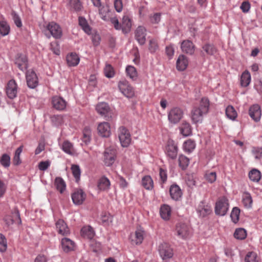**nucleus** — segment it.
<instances>
[{"label":"nucleus","instance_id":"nucleus-3","mask_svg":"<svg viewBox=\"0 0 262 262\" xmlns=\"http://www.w3.org/2000/svg\"><path fill=\"white\" fill-rule=\"evenodd\" d=\"M118 135L121 146L124 147H127L131 142L130 134L128 130L124 126H121L118 128Z\"/></svg>","mask_w":262,"mask_h":262},{"label":"nucleus","instance_id":"nucleus-50","mask_svg":"<svg viewBox=\"0 0 262 262\" xmlns=\"http://www.w3.org/2000/svg\"><path fill=\"white\" fill-rule=\"evenodd\" d=\"M0 163L4 167H8L10 164V157L7 154H3L0 158Z\"/></svg>","mask_w":262,"mask_h":262},{"label":"nucleus","instance_id":"nucleus-49","mask_svg":"<svg viewBox=\"0 0 262 262\" xmlns=\"http://www.w3.org/2000/svg\"><path fill=\"white\" fill-rule=\"evenodd\" d=\"M71 170L73 176L76 179V181L78 182L80 180L81 171L80 167L77 165H72Z\"/></svg>","mask_w":262,"mask_h":262},{"label":"nucleus","instance_id":"nucleus-15","mask_svg":"<svg viewBox=\"0 0 262 262\" xmlns=\"http://www.w3.org/2000/svg\"><path fill=\"white\" fill-rule=\"evenodd\" d=\"M52 104L55 109L62 111L66 108L67 102L62 97L56 96L52 97Z\"/></svg>","mask_w":262,"mask_h":262},{"label":"nucleus","instance_id":"nucleus-8","mask_svg":"<svg viewBox=\"0 0 262 262\" xmlns=\"http://www.w3.org/2000/svg\"><path fill=\"white\" fill-rule=\"evenodd\" d=\"M118 88L120 92L126 97L131 98L134 95V91L132 86L125 80L120 81Z\"/></svg>","mask_w":262,"mask_h":262},{"label":"nucleus","instance_id":"nucleus-7","mask_svg":"<svg viewBox=\"0 0 262 262\" xmlns=\"http://www.w3.org/2000/svg\"><path fill=\"white\" fill-rule=\"evenodd\" d=\"M158 250L160 256L163 260L169 259L173 256V250L168 243H163L161 244L159 246Z\"/></svg>","mask_w":262,"mask_h":262},{"label":"nucleus","instance_id":"nucleus-25","mask_svg":"<svg viewBox=\"0 0 262 262\" xmlns=\"http://www.w3.org/2000/svg\"><path fill=\"white\" fill-rule=\"evenodd\" d=\"M96 110L98 114L104 117L108 115L110 107L105 102H100L96 106Z\"/></svg>","mask_w":262,"mask_h":262},{"label":"nucleus","instance_id":"nucleus-55","mask_svg":"<svg viewBox=\"0 0 262 262\" xmlns=\"http://www.w3.org/2000/svg\"><path fill=\"white\" fill-rule=\"evenodd\" d=\"M205 179L209 183H213L216 179V174L215 172L208 171L205 174Z\"/></svg>","mask_w":262,"mask_h":262},{"label":"nucleus","instance_id":"nucleus-46","mask_svg":"<svg viewBox=\"0 0 262 262\" xmlns=\"http://www.w3.org/2000/svg\"><path fill=\"white\" fill-rule=\"evenodd\" d=\"M245 262H258L257 255L253 251L249 252L245 257Z\"/></svg>","mask_w":262,"mask_h":262},{"label":"nucleus","instance_id":"nucleus-14","mask_svg":"<svg viewBox=\"0 0 262 262\" xmlns=\"http://www.w3.org/2000/svg\"><path fill=\"white\" fill-rule=\"evenodd\" d=\"M97 130L99 134L103 137H108L111 135L110 124L107 122L100 123L98 125Z\"/></svg>","mask_w":262,"mask_h":262},{"label":"nucleus","instance_id":"nucleus-41","mask_svg":"<svg viewBox=\"0 0 262 262\" xmlns=\"http://www.w3.org/2000/svg\"><path fill=\"white\" fill-rule=\"evenodd\" d=\"M62 150L69 155H72L74 153V148L73 144L69 141H65L62 145Z\"/></svg>","mask_w":262,"mask_h":262},{"label":"nucleus","instance_id":"nucleus-56","mask_svg":"<svg viewBox=\"0 0 262 262\" xmlns=\"http://www.w3.org/2000/svg\"><path fill=\"white\" fill-rule=\"evenodd\" d=\"M7 248V241L5 236L0 233V251L5 252Z\"/></svg>","mask_w":262,"mask_h":262},{"label":"nucleus","instance_id":"nucleus-52","mask_svg":"<svg viewBox=\"0 0 262 262\" xmlns=\"http://www.w3.org/2000/svg\"><path fill=\"white\" fill-rule=\"evenodd\" d=\"M11 15L15 25L18 28L21 27L22 22L19 16L15 11L12 12Z\"/></svg>","mask_w":262,"mask_h":262},{"label":"nucleus","instance_id":"nucleus-17","mask_svg":"<svg viewBox=\"0 0 262 262\" xmlns=\"http://www.w3.org/2000/svg\"><path fill=\"white\" fill-rule=\"evenodd\" d=\"M146 30L143 26H139L135 32V37L138 43L141 45H144L146 40Z\"/></svg>","mask_w":262,"mask_h":262},{"label":"nucleus","instance_id":"nucleus-26","mask_svg":"<svg viewBox=\"0 0 262 262\" xmlns=\"http://www.w3.org/2000/svg\"><path fill=\"white\" fill-rule=\"evenodd\" d=\"M181 49L183 52L187 54H192L194 51V46L193 43L189 40H184L181 43Z\"/></svg>","mask_w":262,"mask_h":262},{"label":"nucleus","instance_id":"nucleus-28","mask_svg":"<svg viewBox=\"0 0 262 262\" xmlns=\"http://www.w3.org/2000/svg\"><path fill=\"white\" fill-rule=\"evenodd\" d=\"M81 235L84 238L92 239L95 235V231L90 226H84L81 229Z\"/></svg>","mask_w":262,"mask_h":262},{"label":"nucleus","instance_id":"nucleus-16","mask_svg":"<svg viewBox=\"0 0 262 262\" xmlns=\"http://www.w3.org/2000/svg\"><path fill=\"white\" fill-rule=\"evenodd\" d=\"M228 211V203L225 198H222L216 202L215 213H227Z\"/></svg>","mask_w":262,"mask_h":262},{"label":"nucleus","instance_id":"nucleus-37","mask_svg":"<svg viewBox=\"0 0 262 262\" xmlns=\"http://www.w3.org/2000/svg\"><path fill=\"white\" fill-rule=\"evenodd\" d=\"M249 177L252 181L258 182L261 178V173L259 170L253 169L249 172Z\"/></svg>","mask_w":262,"mask_h":262},{"label":"nucleus","instance_id":"nucleus-22","mask_svg":"<svg viewBox=\"0 0 262 262\" xmlns=\"http://www.w3.org/2000/svg\"><path fill=\"white\" fill-rule=\"evenodd\" d=\"M56 227L59 234L66 235L70 233L69 229L63 220H59L56 223Z\"/></svg>","mask_w":262,"mask_h":262},{"label":"nucleus","instance_id":"nucleus-42","mask_svg":"<svg viewBox=\"0 0 262 262\" xmlns=\"http://www.w3.org/2000/svg\"><path fill=\"white\" fill-rule=\"evenodd\" d=\"M91 137V129L90 127H84L83 130L82 141L87 144L90 142Z\"/></svg>","mask_w":262,"mask_h":262},{"label":"nucleus","instance_id":"nucleus-54","mask_svg":"<svg viewBox=\"0 0 262 262\" xmlns=\"http://www.w3.org/2000/svg\"><path fill=\"white\" fill-rule=\"evenodd\" d=\"M160 181L162 184L165 183L167 179V170L163 168L159 169Z\"/></svg>","mask_w":262,"mask_h":262},{"label":"nucleus","instance_id":"nucleus-43","mask_svg":"<svg viewBox=\"0 0 262 262\" xmlns=\"http://www.w3.org/2000/svg\"><path fill=\"white\" fill-rule=\"evenodd\" d=\"M69 7L71 10L79 11L81 10L82 5L79 0H70Z\"/></svg>","mask_w":262,"mask_h":262},{"label":"nucleus","instance_id":"nucleus-61","mask_svg":"<svg viewBox=\"0 0 262 262\" xmlns=\"http://www.w3.org/2000/svg\"><path fill=\"white\" fill-rule=\"evenodd\" d=\"M50 164L49 161H41L38 164V168L40 170L45 171L49 168Z\"/></svg>","mask_w":262,"mask_h":262},{"label":"nucleus","instance_id":"nucleus-20","mask_svg":"<svg viewBox=\"0 0 262 262\" xmlns=\"http://www.w3.org/2000/svg\"><path fill=\"white\" fill-rule=\"evenodd\" d=\"M15 64L22 71H25L28 68V60L25 55L19 54L15 60Z\"/></svg>","mask_w":262,"mask_h":262},{"label":"nucleus","instance_id":"nucleus-31","mask_svg":"<svg viewBox=\"0 0 262 262\" xmlns=\"http://www.w3.org/2000/svg\"><path fill=\"white\" fill-rule=\"evenodd\" d=\"M251 75L250 72L246 70L244 71L241 77V84L243 87L248 86L251 82Z\"/></svg>","mask_w":262,"mask_h":262},{"label":"nucleus","instance_id":"nucleus-33","mask_svg":"<svg viewBox=\"0 0 262 262\" xmlns=\"http://www.w3.org/2000/svg\"><path fill=\"white\" fill-rule=\"evenodd\" d=\"M54 185L58 191L61 193H63L66 188L64 181L60 177H57L55 179Z\"/></svg>","mask_w":262,"mask_h":262},{"label":"nucleus","instance_id":"nucleus-34","mask_svg":"<svg viewBox=\"0 0 262 262\" xmlns=\"http://www.w3.org/2000/svg\"><path fill=\"white\" fill-rule=\"evenodd\" d=\"M143 186L147 190H151L154 187V182L149 176L144 177L142 179Z\"/></svg>","mask_w":262,"mask_h":262},{"label":"nucleus","instance_id":"nucleus-6","mask_svg":"<svg viewBox=\"0 0 262 262\" xmlns=\"http://www.w3.org/2000/svg\"><path fill=\"white\" fill-rule=\"evenodd\" d=\"M103 162L106 166H112L115 162L116 158V150L113 147L105 149L103 154Z\"/></svg>","mask_w":262,"mask_h":262},{"label":"nucleus","instance_id":"nucleus-53","mask_svg":"<svg viewBox=\"0 0 262 262\" xmlns=\"http://www.w3.org/2000/svg\"><path fill=\"white\" fill-rule=\"evenodd\" d=\"M104 74L108 78H112L114 76V71L110 64H106L104 69Z\"/></svg>","mask_w":262,"mask_h":262},{"label":"nucleus","instance_id":"nucleus-23","mask_svg":"<svg viewBox=\"0 0 262 262\" xmlns=\"http://www.w3.org/2000/svg\"><path fill=\"white\" fill-rule=\"evenodd\" d=\"M176 231L178 236L184 238L188 235V227L185 224L179 223L176 226Z\"/></svg>","mask_w":262,"mask_h":262},{"label":"nucleus","instance_id":"nucleus-24","mask_svg":"<svg viewBox=\"0 0 262 262\" xmlns=\"http://www.w3.org/2000/svg\"><path fill=\"white\" fill-rule=\"evenodd\" d=\"M111 183L106 177L100 178L97 183V187L101 191H107L110 187Z\"/></svg>","mask_w":262,"mask_h":262},{"label":"nucleus","instance_id":"nucleus-18","mask_svg":"<svg viewBox=\"0 0 262 262\" xmlns=\"http://www.w3.org/2000/svg\"><path fill=\"white\" fill-rule=\"evenodd\" d=\"M249 114L253 120L255 122L259 121L261 115L260 106L258 104L253 105L249 108Z\"/></svg>","mask_w":262,"mask_h":262},{"label":"nucleus","instance_id":"nucleus-64","mask_svg":"<svg viewBox=\"0 0 262 262\" xmlns=\"http://www.w3.org/2000/svg\"><path fill=\"white\" fill-rule=\"evenodd\" d=\"M161 20L160 13H156L150 16V20L152 24H158Z\"/></svg>","mask_w":262,"mask_h":262},{"label":"nucleus","instance_id":"nucleus-58","mask_svg":"<svg viewBox=\"0 0 262 262\" xmlns=\"http://www.w3.org/2000/svg\"><path fill=\"white\" fill-rule=\"evenodd\" d=\"M203 49L209 55H213L216 52L215 48L211 45H205L203 46Z\"/></svg>","mask_w":262,"mask_h":262},{"label":"nucleus","instance_id":"nucleus-40","mask_svg":"<svg viewBox=\"0 0 262 262\" xmlns=\"http://www.w3.org/2000/svg\"><path fill=\"white\" fill-rule=\"evenodd\" d=\"M226 115L229 119L232 120H235L237 117L236 112L234 107L231 105H229L226 107Z\"/></svg>","mask_w":262,"mask_h":262},{"label":"nucleus","instance_id":"nucleus-4","mask_svg":"<svg viewBox=\"0 0 262 262\" xmlns=\"http://www.w3.org/2000/svg\"><path fill=\"white\" fill-rule=\"evenodd\" d=\"M183 111L178 107L172 108L168 113V120L170 123L176 124L180 122L183 117Z\"/></svg>","mask_w":262,"mask_h":262},{"label":"nucleus","instance_id":"nucleus-10","mask_svg":"<svg viewBox=\"0 0 262 262\" xmlns=\"http://www.w3.org/2000/svg\"><path fill=\"white\" fill-rule=\"evenodd\" d=\"M119 28L116 29L117 30H122L124 33H128L132 28V20L130 16L127 14H124L122 17L121 23L118 21Z\"/></svg>","mask_w":262,"mask_h":262},{"label":"nucleus","instance_id":"nucleus-12","mask_svg":"<svg viewBox=\"0 0 262 262\" xmlns=\"http://www.w3.org/2000/svg\"><path fill=\"white\" fill-rule=\"evenodd\" d=\"M6 94L10 99H14L17 96V85L15 81L10 80L7 83L6 87Z\"/></svg>","mask_w":262,"mask_h":262},{"label":"nucleus","instance_id":"nucleus-2","mask_svg":"<svg viewBox=\"0 0 262 262\" xmlns=\"http://www.w3.org/2000/svg\"><path fill=\"white\" fill-rule=\"evenodd\" d=\"M99 14L104 21H110L115 29L119 28L118 19L114 16V11L110 9L108 5H104L99 8Z\"/></svg>","mask_w":262,"mask_h":262},{"label":"nucleus","instance_id":"nucleus-44","mask_svg":"<svg viewBox=\"0 0 262 262\" xmlns=\"http://www.w3.org/2000/svg\"><path fill=\"white\" fill-rule=\"evenodd\" d=\"M189 163V159L184 155H180L179 157V165L182 169H185L188 166Z\"/></svg>","mask_w":262,"mask_h":262},{"label":"nucleus","instance_id":"nucleus-32","mask_svg":"<svg viewBox=\"0 0 262 262\" xmlns=\"http://www.w3.org/2000/svg\"><path fill=\"white\" fill-rule=\"evenodd\" d=\"M10 27L7 21L3 19L0 20V34L2 36H5L9 34Z\"/></svg>","mask_w":262,"mask_h":262},{"label":"nucleus","instance_id":"nucleus-19","mask_svg":"<svg viewBox=\"0 0 262 262\" xmlns=\"http://www.w3.org/2000/svg\"><path fill=\"white\" fill-rule=\"evenodd\" d=\"M169 193L171 198L174 201H179L182 195V191L177 184L171 185L169 188Z\"/></svg>","mask_w":262,"mask_h":262},{"label":"nucleus","instance_id":"nucleus-1","mask_svg":"<svg viewBox=\"0 0 262 262\" xmlns=\"http://www.w3.org/2000/svg\"><path fill=\"white\" fill-rule=\"evenodd\" d=\"M209 106V100L206 98H203L200 106L194 107L191 111V120L194 123L202 122L204 115L208 113Z\"/></svg>","mask_w":262,"mask_h":262},{"label":"nucleus","instance_id":"nucleus-45","mask_svg":"<svg viewBox=\"0 0 262 262\" xmlns=\"http://www.w3.org/2000/svg\"><path fill=\"white\" fill-rule=\"evenodd\" d=\"M195 144L194 141L191 140H188L184 142L183 144L184 150L188 152H191L195 148Z\"/></svg>","mask_w":262,"mask_h":262},{"label":"nucleus","instance_id":"nucleus-57","mask_svg":"<svg viewBox=\"0 0 262 262\" xmlns=\"http://www.w3.org/2000/svg\"><path fill=\"white\" fill-rule=\"evenodd\" d=\"M148 49L151 53H155L158 49L156 40L151 39L149 40Z\"/></svg>","mask_w":262,"mask_h":262},{"label":"nucleus","instance_id":"nucleus-29","mask_svg":"<svg viewBox=\"0 0 262 262\" xmlns=\"http://www.w3.org/2000/svg\"><path fill=\"white\" fill-rule=\"evenodd\" d=\"M78 21L79 26L85 33L88 35L92 34V28L84 17L82 16L79 17Z\"/></svg>","mask_w":262,"mask_h":262},{"label":"nucleus","instance_id":"nucleus-11","mask_svg":"<svg viewBox=\"0 0 262 262\" xmlns=\"http://www.w3.org/2000/svg\"><path fill=\"white\" fill-rule=\"evenodd\" d=\"M27 83L31 89L36 88L38 83V77L34 71L28 70L26 74Z\"/></svg>","mask_w":262,"mask_h":262},{"label":"nucleus","instance_id":"nucleus-63","mask_svg":"<svg viewBox=\"0 0 262 262\" xmlns=\"http://www.w3.org/2000/svg\"><path fill=\"white\" fill-rule=\"evenodd\" d=\"M114 5L117 12H120L122 11L123 8L122 0H115Z\"/></svg>","mask_w":262,"mask_h":262},{"label":"nucleus","instance_id":"nucleus-48","mask_svg":"<svg viewBox=\"0 0 262 262\" xmlns=\"http://www.w3.org/2000/svg\"><path fill=\"white\" fill-rule=\"evenodd\" d=\"M112 217L110 214H101L98 222L104 225H107L110 222H112Z\"/></svg>","mask_w":262,"mask_h":262},{"label":"nucleus","instance_id":"nucleus-51","mask_svg":"<svg viewBox=\"0 0 262 262\" xmlns=\"http://www.w3.org/2000/svg\"><path fill=\"white\" fill-rule=\"evenodd\" d=\"M23 146H19L15 151L13 158V163L15 165H18L20 163V155L23 150Z\"/></svg>","mask_w":262,"mask_h":262},{"label":"nucleus","instance_id":"nucleus-5","mask_svg":"<svg viewBox=\"0 0 262 262\" xmlns=\"http://www.w3.org/2000/svg\"><path fill=\"white\" fill-rule=\"evenodd\" d=\"M178 147L177 144L172 140L167 141L165 148V152L169 159L175 160L178 155Z\"/></svg>","mask_w":262,"mask_h":262},{"label":"nucleus","instance_id":"nucleus-35","mask_svg":"<svg viewBox=\"0 0 262 262\" xmlns=\"http://www.w3.org/2000/svg\"><path fill=\"white\" fill-rule=\"evenodd\" d=\"M181 133L185 137L188 136L191 134V129L190 124L186 122H183L180 127Z\"/></svg>","mask_w":262,"mask_h":262},{"label":"nucleus","instance_id":"nucleus-38","mask_svg":"<svg viewBox=\"0 0 262 262\" xmlns=\"http://www.w3.org/2000/svg\"><path fill=\"white\" fill-rule=\"evenodd\" d=\"M243 203L246 208H250L252 206V199L250 194L247 192L243 194Z\"/></svg>","mask_w":262,"mask_h":262},{"label":"nucleus","instance_id":"nucleus-39","mask_svg":"<svg viewBox=\"0 0 262 262\" xmlns=\"http://www.w3.org/2000/svg\"><path fill=\"white\" fill-rule=\"evenodd\" d=\"M143 235L144 231L141 229H138L135 232V239H133L132 241L135 242L136 245L140 244L143 240Z\"/></svg>","mask_w":262,"mask_h":262},{"label":"nucleus","instance_id":"nucleus-21","mask_svg":"<svg viewBox=\"0 0 262 262\" xmlns=\"http://www.w3.org/2000/svg\"><path fill=\"white\" fill-rule=\"evenodd\" d=\"M61 244L62 250L66 253L73 251L75 247V243L70 238L66 237L61 239Z\"/></svg>","mask_w":262,"mask_h":262},{"label":"nucleus","instance_id":"nucleus-36","mask_svg":"<svg viewBox=\"0 0 262 262\" xmlns=\"http://www.w3.org/2000/svg\"><path fill=\"white\" fill-rule=\"evenodd\" d=\"M234 237L237 239H244L247 237V231L242 228L236 229L234 233Z\"/></svg>","mask_w":262,"mask_h":262},{"label":"nucleus","instance_id":"nucleus-59","mask_svg":"<svg viewBox=\"0 0 262 262\" xmlns=\"http://www.w3.org/2000/svg\"><path fill=\"white\" fill-rule=\"evenodd\" d=\"M51 120L56 126H58L63 123V118L61 115H54L51 117Z\"/></svg>","mask_w":262,"mask_h":262},{"label":"nucleus","instance_id":"nucleus-9","mask_svg":"<svg viewBox=\"0 0 262 262\" xmlns=\"http://www.w3.org/2000/svg\"><path fill=\"white\" fill-rule=\"evenodd\" d=\"M51 35L56 39L60 38L62 35V29L59 25L54 23H50L46 27Z\"/></svg>","mask_w":262,"mask_h":262},{"label":"nucleus","instance_id":"nucleus-60","mask_svg":"<svg viewBox=\"0 0 262 262\" xmlns=\"http://www.w3.org/2000/svg\"><path fill=\"white\" fill-rule=\"evenodd\" d=\"M252 153L255 159H259L262 157V148L259 147H253Z\"/></svg>","mask_w":262,"mask_h":262},{"label":"nucleus","instance_id":"nucleus-13","mask_svg":"<svg viewBox=\"0 0 262 262\" xmlns=\"http://www.w3.org/2000/svg\"><path fill=\"white\" fill-rule=\"evenodd\" d=\"M72 199L74 204H82L86 198V194L82 189H77L72 194Z\"/></svg>","mask_w":262,"mask_h":262},{"label":"nucleus","instance_id":"nucleus-62","mask_svg":"<svg viewBox=\"0 0 262 262\" xmlns=\"http://www.w3.org/2000/svg\"><path fill=\"white\" fill-rule=\"evenodd\" d=\"M50 49L56 55H59L60 50L58 43L56 41L52 42L50 44Z\"/></svg>","mask_w":262,"mask_h":262},{"label":"nucleus","instance_id":"nucleus-47","mask_svg":"<svg viewBox=\"0 0 262 262\" xmlns=\"http://www.w3.org/2000/svg\"><path fill=\"white\" fill-rule=\"evenodd\" d=\"M126 72L131 79L134 80L137 77V73L135 68L132 66H128L126 68Z\"/></svg>","mask_w":262,"mask_h":262},{"label":"nucleus","instance_id":"nucleus-30","mask_svg":"<svg viewBox=\"0 0 262 262\" xmlns=\"http://www.w3.org/2000/svg\"><path fill=\"white\" fill-rule=\"evenodd\" d=\"M79 57L75 53H72L68 55L67 56V63L69 66L71 67H74L77 66L79 63Z\"/></svg>","mask_w":262,"mask_h":262},{"label":"nucleus","instance_id":"nucleus-27","mask_svg":"<svg viewBox=\"0 0 262 262\" xmlns=\"http://www.w3.org/2000/svg\"><path fill=\"white\" fill-rule=\"evenodd\" d=\"M188 64V60L187 58L183 55H181L179 56L177 60V69L179 71H183L185 70Z\"/></svg>","mask_w":262,"mask_h":262}]
</instances>
